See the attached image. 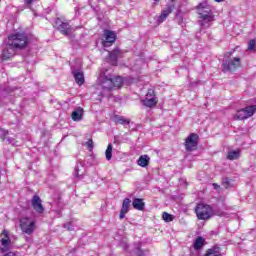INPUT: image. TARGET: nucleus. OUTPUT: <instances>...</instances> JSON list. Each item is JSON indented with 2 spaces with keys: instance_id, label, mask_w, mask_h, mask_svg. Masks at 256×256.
Masks as SVG:
<instances>
[{
  "instance_id": "nucleus-21",
  "label": "nucleus",
  "mask_w": 256,
  "mask_h": 256,
  "mask_svg": "<svg viewBox=\"0 0 256 256\" xmlns=\"http://www.w3.org/2000/svg\"><path fill=\"white\" fill-rule=\"evenodd\" d=\"M132 205L137 211H143V209H145V202H143L141 198H135Z\"/></svg>"
},
{
  "instance_id": "nucleus-31",
  "label": "nucleus",
  "mask_w": 256,
  "mask_h": 256,
  "mask_svg": "<svg viewBox=\"0 0 256 256\" xmlns=\"http://www.w3.org/2000/svg\"><path fill=\"white\" fill-rule=\"evenodd\" d=\"M64 229H67L68 231H73V222H67L64 224Z\"/></svg>"
},
{
  "instance_id": "nucleus-5",
  "label": "nucleus",
  "mask_w": 256,
  "mask_h": 256,
  "mask_svg": "<svg viewBox=\"0 0 256 256\" xmlns=\"http://www.w3.org/2000/svg\"><path fill=\"white\" fill-rule=\"evenodd\" d=\"M20 229L22 233H26V235H32V233L35 231V220L29 217L21 218Z\"/></svg>"
},
{
  "instance_id": "nucleus-29",
  "label": "nucleus",
  "mask_w": 256,
  "mask_h": 256,
  "mask_svg": "<svg viewBox=\"0 0 256 256\" xmlns=\"http://www.w3.org/2000/svg\"><path fill=\"white\" fill-rule=\"evenodd\" d=\"M81 169H83L82 165H77L74 170V177H79V173L81 172Z\"/></svg>"
},
{
  "instance_id": "nucleus-1",
  "label": "nucleus",
  "mask_w": 256,
  "mask_h": 256,
  "mask_svg": "<svg viewBox=\"0 0 256 256\" xmlns=\"http://www.w3.org/2000/svg\"><path fill=\"white\" fill-rule=\"evenodd\" d=\"M29 43V38L23 33L11 34L8 36L6 48L2 51L3 61L11 59L15 55V49H25Z\"/></svg>"
},
{
  "instance_id": "nucleus-11",
  "label": "nucleus",
  "mask_w": 256,
  "mask_h": 256,
  "mask_svg": "<svg viewBox=\"0 0 256 256\" xmlns=\"http://www.w3.org/2000/svg\"><path fill=\"white\" fill-rule=\"evenodd\" d=\"M123 57V50L115 48L113 51L109 52L108 61L111 65H117V59Z\"/></svg>"
},
{
  "instance_id": "nucleus-18",
  "label": "nucleus",
  "mask_w": 256,
  "mask_h": 256,
  "mask_svg": "<svg viewBox=\"0 0 256 256\" xmlns=\"http://www.w3.org/2000/svg\"><path fill=\"white\" fill-rule=\"evenodd\" d=\"M71 117L73 121H81L83 119V108L78 107L72 112Z\"/></svg>"
},
{
  "instance_id": "nucleus-20",
  "label": "nucleus",
  "mask_w": 256,
  "mask_h": 256,
  "mask_svg": "<svg viewBox=\"0 0 256 256\" xmlns=\"http://www.w3.org/2000/svg\"><path fill=\"white\" fill-rule=\"evenodd\" d=\"M204 245H205V238L198 236L194 241L193 247L195 251H200V249H203Z\"/></svg>"
},
{
  "instance_id": "nucleus-2",
  "label": "nucleus",
  "mask_w": 256,
  "mask_h": 256,
  "mask_svg": "<svg viewBox=\"0 0 256 256\" xmlns=\"http://www.w3.org/2000/svg\"><path fill=\"white\" fill-rule=\"evenodd\" d=\"M98 85L101 86L103 91H113V89H119L123 85V78L101 73L98 77Z\"/></svg>"
},
{
  "instance_id": "nucleus-39",
  "label": "nucleus",
  "mask_w": 256,
  "mask_h": 256,
  "mask_svg": "<svg viewBox=\"0 0 256 256\" xmlns=\"http://www.w3.org/2000/svg\"><path fill=\"white\" fill-rule=\"evenodd\" d=\"M83 176V174H79V177Z\"/></svg>"
},
{
  "instance_id": "nucleus-25",
  "label": "nucleus",
  "mask_w": 256,
  "mask_h": 256,
  "mask_svg": "<svg viewBox=\"0 0 256 256\" xmlns=\"http://www.w3.org/2000/svg\"><path fill=\"white\" fill-rule=\"evenodd\" d=\"M114 121L118 123L119 125H129L131 123V120L123 117V116H114Z\"/></svg>"
},
{
  "instance_id": "nucleus-7",
  "label": "nucleus",
  "mask_w": 256,
  "mask_h": 256,
  "mask_svg": "<svg viewBox=\"0 0 256 256\" xmlns=\"http://www.w3.org/2000/svg\"><path fill=\"white\" fill-rule=\"evenodd\" d=\"M199 145V135L191 133L185 140L186 151H195Z\"/></svg>"
},
{
  "instance_id": "nucleus-22",
  "label": "nucleus",
  "mask_w": 256,
  "mask_h": 256,
  "mask_svg": "<svg viewBox=\"0 0 256 256\" xmlns=\"http://www.w3.org/2000/svg\"><path fill=\"white\" fill-rule=\"evenodd\" d=\"M171 13H173V8L171 7H168L166 10H163L158 18V23H163V21H165V19H167V17H169Z\"/></svg>"
},
{
  "instance_id": "nucleus-8",
  "label": "nucleus",
  "mask_w": 256,
  "mask_h": 256,
  "mask_svg": "<svg viewBox=\"0 0 256 256\" xmlns=\"http://www.w3.org/2000/svg\"><path fill=\"white\" fill-rule=\"evenodd\" d=\"M0 250L2 253L9 251L11 249V238L9 237V231L3 230L0 234Z\"/></svg>"
},
{
  "instance_id": "nucleus-34",
  "label": "nucleus",
  "mask_w": 256,
  "mask_h": 256,
  "mask_svg": "<svg viewBox=\"0 0 256 256\" xmlns=\"http://www.w3.org/2000/svg\"><path fill=\"white\" fill-rule=\"evenodd\" d=\"M224 187L227 189L229 187V179L223 182Z\"/></svg>"
},
{
  "instance_id": "nucleus-24",
  "label": "nucleus",
  "mask_w": 256,
  "mask_h": 256,
  "mask_svg": "<svg viewBox=\"0 0 256 256\" xmlns=\"http://www.w3.org/2000/svg\"><path fill=\"white\" fill-rule=\"evenodd\" d=\"M204 256H221V248H219V246L210 248Z\"/></svg>"
},
{
  "instance_id": "nucleus-3",
  "label": "nucleus",
  "mask_w": 256,
  "mask_h": 256,
  "mask_svg": "<svg viewBox=\"0 0 256 256\" xmlns=\"http://www.w3.org/2000/svg\"><path fill=\"white\" fill-rule=\"evenodd\" d=\"M232 52H226L224 55L223 68L225 71H235L241 67V58H231Z\"/></svg>"
},
{
  "instance_id": "nucleus-17",
  "label": "nucleus",
  "mask_w": 256,
  "mask_h": 256,
  "mask_svg": "<svg viewBox=\"0 0 256 256\" xmlns=\"http://www.w3.org/2000/svg\"><path fill=\"white\" fill-rule=\"evenodd\" d=\"M72 73L77 85H83L85 83V76L80 70L73 71Z\"/></svg>"
},
{
  "instance_id": "nucleus-15",
  "label": "nucleus",
  "mask_w": 256,
  "mask_h": 256,
  "mask_svg": "<svg viewBox=\"0 0 256 256\" xmlns=\"http://www.w3.org/2000/svg\"><path fill=\"white\" fill-rule=\"evenodd\" d=\"M215 21V16H206L200 18V25L202 29H209L211 27V24Z\"/></svg>"
},
{
  "instance_id": "nucleus-30",
  "label": "nucleus",
  "mask_w": 256,
  "mask_h": 256,
  "mask_svg": "<svg viewBox=\"0 0 256 256\" xmlns=\"http://www.w3.org/2000/svg\"><path fill=\"white\" fill-rule=\"evenodd\" d=\"M255 45H256L255 40H250L248 42V51H253V49H255Z\"/></svg>"
},
{
  "instance_id": "nucleus-33",
  "label": "nucleus",
  "mask_w": 256,
  "mask_h": 256,
  "mask_svg": "<svg viewBox=\"0 0 256 256\" xmlns=\"http://www.w3.org/2000/svg\"><path fill=\"white\" fill-rule=\"evenodd\" d=\"M86 145L89 149H93V140H89L88 142H86Z\"/></svg>"
},
{
  "instance_id": "nucleus-27",
  "label": "nucleus",
  "mask_w": 256,
  "mask_h": 256,
  "mask_svg": "<svg viewBox=\"0 0 256 256\" xmlns=\"http://www.w3.org/2000/svg\"><path fill=\"white\" fill-rule=\"evenodd\" d=\"M129 207H131V199L125 198L122 203V210L129 212Z\"/></svg>"
},
{
  "instance_id": "nucleus-12",
  "label": "nucleus",
  "mask_w": 256,
  "mask_h": 256,
  "mask_svg": "<svg viewBox=\"0 0 256 256\" xmlns=\"http://www.w3.org/2000/svg\"><path fill=\"white\" fill-rule=\"evenodd\" d=\"M198 14L200 15V18H202V17H213V12L211 11V8L207 5V3L199 4Z\"/></svg>"
},
{
  "instance_id": "nucleus-32",
  "label": "nucleus",
  "mask_w": 256,
  "mask_h": 256,
  "mask_svg": "<svg viewBox=\"0 0 256 256\" xmlns=\"http://www.w3.org/2000/svg\"><path fill=\"white\" fill-rule=\"evenodd\" d=\"M127 213H128L127 211L121 209L120 216H119L120 219H125V215H127Z\"/></svg>"
},
{
  "instance_id": "nucleus-38",
  "label": "nucleus",
  "mask_w": 256,
  "mask_h": 256,
  "mask_svg": "<svg viewBox=\"0 0 256 256\" xmlns=\"http://www.w3.org/2000/svg\"><path fill=\"white\" fill-rule=\"evenodd\" d=\"M6 55H9V50L6 51Z\"/></svg>"
},
{
  "instance_id": "nucleus-26",
  "label": "nucleus",
  "mask_w": 256,
  "mask_h": 256,
  "mask_svg": "<svg viewBox=\"0 0 256 256\" xmlns=\"http://www.w3.org/2000/svg\"><path fill=\"white\" fill-rule=\"evenodd\" d=\"M105 156L107 161H111L113 157V144L109 143L105 151Z\"/></svg>"
},
{
  "instance_id": "nucleus-4",
  "label": "nucleus",
  "mask_w": 256,
  "mask_h": 256,
  "mask_svg": "<svg viewBox=\"0 0 256 256\" xmlns=\"http://www.w3.org/2000/svg\"><path fill=\"white\" fill-rule=\"evenodd\" d=\"M195 213L198 219L201 221H207L213 216V208L207 204L200 203L196 206Z\"/></svg>"
},
{
  "instance_id": "nucleus-13",
  "label": "nucleus",
  "mask_w": 256,
  "mask_h": 256,
  "mask_svg": "<svg viewBox=\"0 0 256 256\" xmlns=\"http://www.w3.org/2000/svg\"><path fill=\"white\" fill-rule=\"evenodd\" d=\"M31 203L35 212L41 214L43 213V211H45V208H43L41 198L38 195L33 196Z\"/></svg>"
},
{
  "instance_id": "nucleus-37",
  "label": "nucleus",
  "mask_w": 256,
  "mask_h": 256,
  "mask_svg": "<svg viewBox=\"0 0 256 256\" xmlns=\"http://www.w3.org/2000/svg\"><path fill=\"white\" fill-rule=\"evenodd\" d=\"M216 1V3H222V1H225V0H214Z\"/></svg>"
},
{
  "instance_id": "nucleus-10",
  "label": "nucleus",
  "mask_w": 256,
  "mask_h": 256,
  "mask_svg": "<svg viewBox=\"0 0 256 256\" xmlns=\"http://www.w3.org/2000/svg\"><path fill=\"white\" fill-rule=\"evenodd\" d=\"M117 39V36L115 35V32L111 30H105L104 31V40H103V47H111L113 43H115V40Z\"/></svg>"
},
{
  "instance_id": "nucleus-28",
  "label": "nucleus",
  "mask_w": 256,
  "mask_h": 256,
  "mask_svg": "<svg viewBox=\"0 0 256 256\" xmlns=\"http://www.w3.org/2000/svg\"><path fill=\"white\" fill-rule=\"evenodd\" d=\"M162 219L166 222V223H171V221H173L174 217L173 215L167 213V212H163L162 214Z\"/></svg>"
},
{
  "instance_id": "nucleus-35",
  "label": "nucleus",
  "mask_w": 256,
  "mask_h": 256,
  "mask_svg": "<svg viewBox=\"0 0 256 256\" xmlns=\"http://www.w3.org/2000/svg\"><path fill=\"white\" fill-rule=\"evenodd\" d=\"M27 5H31L33 3V0H26Z\"/></svg>"
},
{
  "instance_id": "nucleus-14",
  "label": "nucleus",
  "mask_w": 256,
  "mask_h": 256,
  "mask_svg": "<svg viewBox=\"0 0 256 256\" xmlns=\"http://www.w3.org/2000/svg\"><path fill=\"white\" fill-rule=\"evenodd\" d=\"M9 135V131L0 128V139H3V141H6V143H9L10 145L17 146V141L11 137H7Z\"/></svg>"
},
{
  "instance_id": "nucleus-9",
  "label": "nucleus",
  "mask_w": 256,
  "mask_h": 256,
  "mask_svg": "<svg viewBox=\"0 0 256 256\" xmlns=\"http://www.w3.org/2000/svg\"><path fill=\"white\" fill-rule=\"evenodd\" d=\"M159 103V100L155 97V90L149 89L146 98L142 100L144 107H155Z\"/></svg>"
},
{
  "instance_id": "nucleus-19",
  "label": "nucleus",
  "mask_w": 256,
  "mask_h": 256,
  "mask_svg": "<svg viewBox=\"0 0 256 256\" xmlns=\"http://www.w3.org/2000/svg\"><path fill=\"white\" fill-rule=\"evenodd\" d=\"M149 161H151V158L149 155H141L137 161L139 167H149Z\"/></svg>"
},
{
  "instance_id": "nucleus-16",
  "label": "nucleus",
  "mask_w": 256,
  "mask_h": 256,
  "mask_svg": "<svg viewBox=\"0 0 256 256\" xmlns=\"http://www.w3.org/2000/svg\"><path fill=\"white\" fill-rule=\"evenodd\" d=\"M59 31H61L62 35H70L73 31V29L71 28V25H69V23L67 22H62L59 27H58Z\"/></svg>"
},
{
  "instance_id": "nucleus-36",
  "label": "nucleus",
  "mask_w": 256,
  "mask_h": 256,
  "mask_svg": "<svg viewBox=\"0 0 256 256\" xmlns=\"http://www.w3.org/2000/svg\"><path fill=\"white\" fill-rule=\"evenodd\" d=\"M214 189H219V185L218 184H213Z\"/></svg>"
},
{
  "instance_id": "nucleus-40",
  "label": "nucleus",
  "mask_w": 256,
  "mask_h": 256,
  "mask_svg": "<svg viewBox=\"0 0 256 256\" xmlns=\"http://www.w3.org/2000/svg\"><path fill=\"white\" fill-rule=\"evenodd\" d=\"M154 1H159V0H154Z\"/></svg>"
},
{
  "instance_id": "nucleus-23",
  "label": "nucleus",
  "mask_w": 256,
  "mask_h": 256,
  "mask_svg": "<svg viewBox=\"0 0 256 256\" xmlns=\"http://www.w3.org/2000/svg\"><path fill=\"white\" fill-rule=\"evenodd\" d=\"M241 156V150H230L227 154V159L229 161H235V159H239Z\"/></svg>"
},
{
  "instance_id": "nucleus-6",
  "label": "nucleus",
  "mask_w": 256,
  "mask_h": 256,
  "mask_svg": "<svg viewBox=\"0 0 256 256\" xmlns=\"http://www.w3.org/2000/svg\"><path fill=\"white\" fill-rule=\"evenodd\" d=\"M256 105L247 106L241 110H238L237 113L234 115V119L236 121H243V119H249V117H253L255 115Z\"/></svg>"
}]
</instances>
